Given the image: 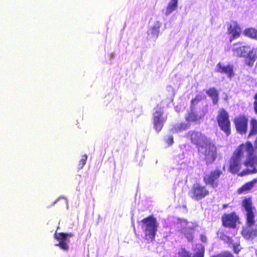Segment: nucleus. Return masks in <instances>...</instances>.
I'll return each mask as SVG.
<instances>
[{
    "label": "nucleus",
    "mask_w": 257,
    "mask_h": 257,
    "mask_svg": "<svg viewBox=\"0 0 257 257\" xmlns=\"http://www.w3.org/2000/svg\"><path fill=\"white\" fill-rule=\"evenodd\" d=\"M253 153V148L250 142H247L240 145L231 159L229 166L230 172L233 173L237 172L240 169L241 160L243 158H246L244 166L246 168L240 173V176L256 173L257 169L253 166V162L250 159Z\"/></svg>",
    "instance_id": "obj_1"
},
{
    "label": "nucleus",
    "mask_w": 257,
    "mask_h": 257,
    "mask_svg": "<svg viewBox=\"0 0 257 257\" xmlns=\"http://www.w3.org/2000/svg\"><path fill=\"white\" fill-rule=\"evenodd\" d=\"M246 211V224L242 227L241 234L246 239H253L257 237V224L254 220V208L252 206L251 201L245 199L242 202Z\"/></svg>",
    "instance_id": "obj_2"
},
{
    "label": "nucleus",
    "mask_w": 257,
    "mask_h": 257,
    "mask_svg": "<svg viewBox=\"0 0 257 257\" xmlns=\"http://www.w3.org/2000/svg\"><path fill=\"white\" fill-rule=\"evenodd\" d=\"M141 222L142 223V228L146 233L147 239H153L158 227L156 219L153 216H149L143 219Z\"/></svg>",
    "instance_id": "obj_3"
},
{
    "label": "nucleus",
    "mask_w": 257,
    "mask_h": 257,
    "mask_svg": "<svg viewBox=\"0 0 257 257\" xmlns=\"http://www.w3.org/2000/svg\"><path fill=\"white\" fill-rule=\"evenodd\" d=\"M199 152L204 155L207 163H212L216 157V147L214 145L208 140L198 147Z\"/></svg>",
    "instance_id": "obj_4"
},
{
    "label": "nucleus",
    "mask_w": 257,
    "mask_h": 257,
    "mask_svg": "<svg viewBox=\"0 0 257 257\" xmlns=\"http://www.w3.org/2000/svg\"><path fill=\"white\" fill-rule=\"evenodd\" d=\"M218 122L219 126L227 135L230 134V121L228 119V113L224 109H221L219 112L218 116Z\"/></svg>",
    "instance_id": "obj_5"
},
{
    "label": "nucleus",
    "mask_w": 257,
    "mask_h": 257,
    "mask_svg": "<svg viewBox=\"0 0 257 257\" xmlns=\"http://www.w3.org/2000/svg\"><path fill=\"white\" fill-rule=\"evenodd\" d=\"M221 174L222 172L220 170H216L205 174L204 176V181L205 184L210 185L214 188L217 187L218 185L217 179Z\"/></svg>",
    "instance_id": "obj_6"
},
{
    "label": "nucleus",
    "mask_w": 257,
    "mask_h": 257,
    "mask_svg": "<svg viewBox=\"0 0 257 257\" xmlns=\"http://www.w3.org/2000/svg\"><path fill=\"white\" fill-rule=\"evenodd\" d=\"M182 226L181 232L186 236L189 241H191L193 239L192 231L197 226L196 223L192 222H187L183 219L181 221Z\"/></svg>",
    "instance_id": "obj_7"
},
{
    "label": "nucleus",
    "mask_w": 257,
    "mask_h": 257,
    "mask_svg": "<svg viewBox=\"0 0 257 257\" xmlns=\"http://www.w3.org/2000/svg\"><path fill=\"white\" fill-rule=\"evenodd\" d=\"M191 193L192 197L196 200H199L207 196L209 191L204 186L199 184H195L193 185Z\"/></svg>",
    "instance_id": "obj_8"
},
{
    "label": "nucleus",
    "mask_w": 257,
    "mask_h": 257,
    "mask_svg": "<svg viewBox=\"0 0 257 257\" xmlns=\"http://www.w3.org/2000/svg\"><path fill=\"white\" fill-rule=\"evenodd\" d=\"M163 110L161 107H156L154 112V127L157 132H160L163 127L165 121L162 116Z\"/></svg>",
    "instance_id": "obj_9"
},
{
    "label": "nucleus",
    "mask_w": 257,
    "mask_h": 257,
    "mask_svg": "<svg viewBox=\"0 0 257 257\" xmlns=\"http://www.w3.org/2000/svg\"><path fill=\"white\" fill-rule=\"evenodd\" d=\"M187 137L190 139L193 143L197 145L198 147L208 141L204 135L198 132H189L187 134Z\"/></svg>",
    "instance_id": "obj_10"
},
{
    "label": "nucleus",
    "mask_w": 257,
    "mask_h": 257,
    "mask_svg": "<svg viewBox=\"0 0 257 257\" xmlns=\"http://www.w3.org/2000/svg\"><path fill=\"white\" fill-rule=\"evenodd\" d=\"M249 49V47L243 45L241 43L234 44L232 50L233 55L236 57H244L247 56Z\"/></svg>",
    "instance_id": "obj_11"
},
{
    "label": "nucleus",
    "mask_w": 257,
    "mask_h": 257,
    "mask_svg": "<svg viewBox=\"0 0 257 257\" xmlns=\"http://www.w3.org/2000/svg\"><path fill=\"white\" fill-rule=\"evenodd\" d=\"M218 236L221 240L228 243L229 245L231 244L235 253H238L239 252L241 248L240 247V242L237 239L233 240L222 232L218 233Z\"/></svg>",
    "instance_id": "obj_12"
},
{
    "label": "nucleus",
    "mask_w": 257,
    "mask_h": 257,
    "mask_svg": "<svg viewBox=\"0 0 257 257\" xmlns=\"http://www.w3.org/2000/svg\"><path fill=\"white\" fill-rule=\"evenodd\" d=\"M237 131L240 134H245L247 128V119L244 116H239L234 119Z\"/></svg>",
    "instance_id": "obj_13"
},
{
    "label": "nucleus",
    "mask_w": 257,
    "mask_h": 257,
    "mask_svg": "<svg viewBox=\"0 0 257 257\" xmlns=\"http://www.w3.org/2000/svg\"><path fill=\"white\" fill-rule=\"evenodd\" d=\"M222 222L224 226L234 227L238 219L237 216L234 213L225 214L223 215Z\"/></svg>",
    "instance_id": "obj_14"
},
{
    "label": "nucleus",
    "mask_w": 257,
    "mask_h": 257,
    "mask_svg": "<svg viewBox=\"0 0 257 257\" xmlns=\"http://www.w3.org/2000/svg\"><path fill=\"white\" fill-rule=\"evenodd\" d=\"M216 69L217 72L225 73L229 78L232 77L234 75L232 65H228L225 66L219 63L216 65Z\"/></svg>",
    "instance_id": "obj_15"
},
{
    "label": "nucleus",
    "mask_w": 257,
    "mask_h": 257,
    "mask_svg": "<svg viewBox=\"0 0 257 257\" xmlns=\"http://www.w3.org/2000/svg\"><path fill=\"white\" fill-rule=\"evenodd\" d=\"M205 114L203 112L198 114L196 113L192 109L189 111L185 115V118L187 121V123L189 124L191 122H195L200 119Z\"/></svg>",
    "instance_id": "obj_16"
},
{
    "label": "nucleus",
    "mask_w": 257,
    "mask_h": 257,
    "mask_svg": "<svg viewBox=\"0 0 257 257\" xmlns=\"http://www.w3.org/2000/svg\"><path fill=\"white\" fill-rule=\"evenodd\" d=\"M247 56V57L245 60V63L247 66L251 67L253 66L254 62L256 59L257 48H253L251 51L249 48V52Z\"/></svg>",
    "instance_id": "obj_17"
},
{
    "label": "nucleus",
    "mask_w": 257,
    "mask_h": 257,
    "mask_svg": "<svg viewBox=\"0 0 257 257\" xmlns=\"http://www.w3.org/2000/svg\"><path fill=\"white\" fill-rule=\"evenodd\" d=\"M228 31L234 39L238 38L241 33L240 28L238 26L237 23L234 22L230 24Z\"/></svg>",
    "instance_id": "obj_18"
},
{
    "label": "nucleus",
    "mask_w": 257,
    "mask_h": 257,
    "mask_svg": "<svg viewBox=\"0 0 257 257\" xmlns=\"http://www.w3.org/2000/svg\"><path fill=\"white\" fill-rule=\"evenodd\" d=\"M190 127V124L187 123H179L175 124L171 129L173 133H178L186 130Z\"/></svg>",
    "instance_id": "obj_19"
},
{
    "label": "nucleus",
    "mask_w": 257,
    "mask_h": 257,
    "mask_svg": "<svg viewBox=\"0 0 257 257\" xmlns=\"http://www.w3.org/2000/svg\"><path fill=\"white\" fill-rule=\"evenodd\" d=\"M178 0H171L168 3L164 13L166 16H168L177 9L178 7Z\"/></svg>",
    "instance_id": "obj_20"
},
{
    "label": "nucleus",
    "mask_w": 257,
    "mask_h": 257,
    "mask_svg": "<svg viewBox=\"0 0 257 257\" xmlns=\"http://www.w3.org/2000/svg\"><path fill=\"white\" fill-rule=\"evenodd\" d=\"M55 238L59 241L56 245H59L61 248L64 249V232H60L55 233Z\"/></svg>",
    "instance_id": "obj_21"
},
{
    "label": "nucleus",
    "mask_w": 257,
    "mask_h": 257,
    "mask_svg": "<svg viewBox=\"0 0 257 257\" xmlns=\"http://www.w3.org/2000/svg\"><path fill=\"white\" fill-rule=\"evenodd\" d=\"M256 183V180H254L252 181L248 182L245 185H244L242 187L239 188L238 191L239 192V193H241L244 191L249 190L253 187V186Z\"/></svg>",
    "instance_id": "obj_22"
},
{
    "label": "nucleus",
    "mask_w": 257,
    "mask_h": 257,
    "mask_svg": "<svg viewBox=\"0 0 257 257\" xmlns=\"http://www.w3.org/2000/svg\"><path fill=\"white\" fill-rule=\"evenodd\" d=\"M245 36L252 38L257 39V31L253 28H249L246 29L244 31Z\"/></svg>",
    "instance_id": "obj_23"
},
{
    "label": "nucleus",
    "mask_w": 257,
    "mask_h": 257,
    "mask_svg": "<svg viewBox=\"0 0 257 257\" xmlns=\"http://www.w3.org/2000/svg\"><path fill=\"white\" fill-rule=\"evenodd\" d=\"M251 129L249 134V136L255 135L257 133V121L254 119L251 120Z\"/></svg>",
    "instance_id": "obj_24"
},
{
    "label": "nucleus",
    "mask_w": 257,
    "mask_h": 257,
    "mask_svg": "<svg viewBox=\"0 0 257 257\" xmlns=\"http://www.w3.org/2000/svg\"><path fill=\"white\" fill-rule=\"evenodd\" d=\"M198 251L193 257H204V248L201 245H199L197 248Z\"/></svg>",
    "instance_id": "obj_25"
},
{
    "label": "nucleus",
    "mask_w": 257,
    "mask_h": 257,
    "mask_svg": "<svg viewBox=\"0 0 257 257\" xmlns=\"http://www.w3.org/2000/svg\"><path fill=\"white\" fill-rule=\"evenodd\" d=\"M206 93L208 95L212 98L218 96V92L215 88H211L209 89Z\"/></svg>",
    "instance_id": "obj_26"
},
{
    "label": "nucleus",
    "mask_w": 257,
    "mask_h": 257,
    "mask_svg": "<svg viewBox=\"0 0 257 257\" xmlns=\"http://www.w3.org/2000/svg\"><path fill=\"white\" fill-rule=\"evenodd\" d=\"M159 29H160V25L159 22H157V24L153 27L152 30V33L154 35L158 36L159 33Z\"/></svg>",
    "instance_id": "obj_27"
},
{
    "label": "nucleus",
    "mask_w": 257,
    "mask_h": 257,
    "mask_svg": "<svg viewBox=\"0 0 257 257\" xmlns=\"http://www.w3.org/2000/svg\"><path fill=\"white\" fill-rule=\"evenodd\" d=\"M87 158V156L86 155H84L82 156L81 159H80L79 161V164L78 165V168L79 169H82L84 165L86 163V161Z\"/></svg>",
    "instance_id": "obj_28"
},
{
    "label": "nucleus",
    "mask_w": 257,
    "mask_h": 257,
    "mask_svg": "<svg viewBox=\"0 0 257 257\" xmlns=\"http://www.w3.org/2000/svg\"><path fill=\"white\" fill-rule=\"evenodd\" d=\"M178 254L179 257H191L190 254L184 248H181Z\"/></svg>",
    "instance_id": "obj_29"
},
{
    "label": "nucleus",
    "mask_w": 257,
    "mask_h": 257,
    "mask_svg": "<svg viewBox=\"0 0 257 257\" xmlns=\"http://www.w3.org/2000/svg\"><path fill=\"white\" fill-rule=\"evenodd\" d=\"M166 142L169 145H172L173 143V137L172 136H169Z\"/></svg>",
    "instance_id": "obj_30"
},
{
    "label": "nucleus",
    "mask_w": 257,
    "mask_h": 257,
    "mask_svg": "<svg viewBox=\"0 0 257 257\" xmlns=\"http://www.w3.org/2000/svg\"><path fill=\"white\" fill-rule=\"evenodd\" d=\"M212 101L214 104H216L218 100V96L214 97H212Z\"/></svg>",
    "instance_id": "obj_31"
},
{
    "label": "nucleus",
    "mask_w": 257,
    "mask_h": 257,
    "mask_svg": "<svg viewBox=\"0 0 257 257\" xmlns=\"http://www.w3.org/2000/svg\"><path fill=\"white\" fill-rule=\"evenodd\" d=\"M201 240L202 242H206L207 241V238L205 235H201Z\"/></svg>",
    "instance_id": "obj_32"
},
{
    "label": "nucleus",
    "mask_w": 257,
    "mask_h": 257,
    "mask_svg": "<svg viewBox=\"0 0 257 257\" xmlns=\"http://www.w3.org/2000/svg\"><path fill=\"white\" fill-rule=\"evenodd\" d=\"M252 156V155L251 156L250 159L253 162V166L255 167L254 164H257V157L255 158H253Z\"/></svg>",
    "instance_id": "obj_33"
},
{
    "label": "nucleus",
    "mask_w": 257,
    "mask_h": 257,
    "mask_svg": "<svg viewBox=\"0 0 257 257\" xmlns=\"http://www.w3.org/2000/svg\"><path fill=\"white\" fill-rule=\"evenodd\" d=\"M198 101H199V99L197 97H196L195 98H194V99L192 100L191 103L192 104H195L196 103H197Z\"/></svg>",
    "instance_id": "obj_34"
},
{
    "label": "nucleus",
    "mask_w": 257,
    "mask_h": 257,
    "mask_svg": "<svg viewBox=\"0 0 257 257\" xmlns=\"http://www.w3.org/2000/svg\"><path fill=\"white\" fill-rule=\"evenodd\" d=\"M254 109L255 111V112L257 114V101L254 102Z\"/></svg>",
    "instance_id": "obj_35"
},
{
    "label": "nucleus",
    "mask_w": 257,
    "mask_h": 257,
    "mask_svg": "<svg viewBox=\"0 0 257 257\" xmlns=\"http://www.w3.org/2000/svg\"><path fill=\"white\" fill-rule=\"evenodd\" d=\"M72 236V233H65V241L67 239V238L68 237H71Z\"/></svg>",
    "instance_id": "obj_36"
},
{
    "label": "nucleus",
    "mask_w": 257,
    "mask_h": 257,
    "mask_svg": "<svg viewBox=\"0 0 257 257\" xmlns=\"http://www.w3.org/2000/svg\"><path fill=\"white\" fill-rule=\"evenodd\" d=\"M254 98L255 99L254 101H257V93L255 95Z\"/></svg>",
    "instance_id": "obj_37"
},
{
    "label": "nucleus",
    "mask_w": 257,
    "mask_h": 257,
    "mask_svg": "<svg viewBox=\"0 0 257 257\" xmlns=\"http://www.w3.org/2000/svg\"><path fill=\"white\" fill-rule=\"evenodd\" d=\"M65 250H66L67 249V246L66 245V244H65Z\"/></svg>",
    "instance_id": "obj_38"
}]
</instances>
